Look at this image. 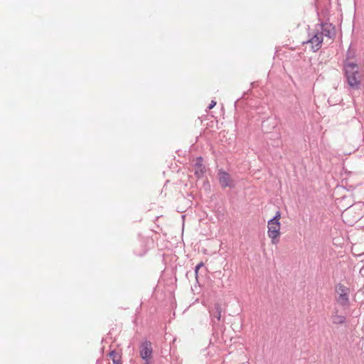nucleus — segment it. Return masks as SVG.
Masks as SVG:
<instances>
[{
	"label": "nucleus",
	"instance_id": "10",
	"mask_svg": "<svg viewBox=\"0 0 364 364\" xmlns=\"http://www.w3.org/2000/svg\"><path fill=\"white\" fill-rule=\"evenodd\" d=\"M331 319L332 321V323L334 325H343L346 321V318L345 316L339 315L338 311L337 309H335L332 315L331 316Z\"/></svg>",
	"mask_w": 364,
	"mask_h": 364
},
{
	"label": "nucleus",
	"instance_id": "9",
	"mask_svg": "<svg viewBox=\"0 0 364 364\" xmlns=\"http://www.w3.org/2000/svg\"><path fill=\"white\" fill-rule=\"evenodd\" d=\"M316 26H321V32H319V33L322 35V37L325 36L329 38H332L335 36V28L334 26H333L331 23H321L317 24Z\"/></svg>",
	"mask_w": 364,
	"mask_h": 364
},
{
	"label": "nucleus",
	"instance_id": "2",
	"mask_svg": "<svg viewBox=\"0 0 364 364\" xmlns=\"http://www.w3.org/2000/svg\"><path fill=\"white\" fill-rule=\"evenodd\" d=\"M343 70L348 85L353 90H358L360 85V76L358 64L345 62Z\"/></svg>",
	"mask_w": 364,
	"mask_h": 364
},
{
	"label": "nucleus",
	"instance_id": "4",
	"mask_svg": "<svg viewBox=\"0 0 364 364\" xmlns=\"http://www.w3.org/2000/svg\"><path fill=\"white\" fill-rule=\"evenodd\" d=\"M218 178L219 183L223 188L235 187V183L227 171L222 169L219 170L218 172Z\"/></svg>",
	"mask_w": 364,
	"mask_h": 364
},
{
	"label": "nucleus",
	"instance_id": "1",
	"mask_svg": "<svg viewBox=\"0 0 364 364\" xmlns=\"http://www.w3.org/2000/svg\"><path fill=\"white\" fill-rule=\"evenodd\" d=\"M208 311L213 328V336L214 337L215 341L221 342L220 337L223 335L225 329L224 326L220 324L222 316L221 305L218 303H215L212 307L209 308Z\"/></svg>",
	"mask_w": 364,
	"mask_h": 364
},
{
	"label": "nucleus",
	"instance_id": "11",
	"mask_svg": "<svg viewBox=\"0 0 364 364\" xmlns=\"http://www.w3.org/2000/svg\"><path fill=\"white\" fill-rule=\"evenodd\" d=\"M281 218V213L280 211H277L275 215L272 218L270 219L269 221H268V224L269 225H271V224H273V225H281L280 224V222H279V219Z\"/></svg>",
	"mask_w": 364,
	"mask_h": 364
},
{
	"label": "nucleus",
	"instance_id": "5",
	"mask_svg": "<svg viewBox=\"0 0 364 364\" xmlns=\"http://www.w3.org/2000/svg\"><path fill=\"white\" fill-rule=\"evenodd\" d=\"M140 356L146 360V363L151 358L153 349L151 347V343L147 340L142 342L139 346Z\"/></svg>",
	"mask_w": 364,
	"mask_h": 364
},
{
	"label": "nucleus",
	"instance_id": "15",
	"mask_svg": "<svg viewBox=\"0 0 364 364\" xmlns=\"http://www.w3.org/2000/svg\"><path fill=\"white\" fill-rule=\"evenodd\" d=\"M216 105V102L215 100H212L209 105L208 106V109H213Z\"/></svg>",
	"mask_w": 364,
	"mask_h": 364
},
{
	"label": "nucleus",
	"instance_id": "6",
	"mask_svg": "<svg viewBox=\"0 0 364 364\" xmlns=\"http://www.w3.org/2000/svg\"><path fill=\"white\" fill-rule=\"evenodd\" d=\"M280 226L281 225H273V224H271V225H267L268 227V230H267V234H268V236L269 237H270L272 239V242L273 244H277L279 242V236L280 235Z\"/></svg>",
	"mask_w": 364,
	"mask_h": 364
},
{
	"label": "nucleus",
	"instance_id": "8",
	"mask_svg": "<svg viewBox=\"0 0 364 364\" xmlns=\"http://www.w3.org/2000/svg\"><path fill=\"white\" fill-rule=\"evenodd\" d=\"M193 166L194 174L196 177L198 178L203 177L206 171L205 166L203 164V158L202 156L197 157L195 160V164Z\"/></svg>",
	"mask_w": 364,
	"mask_h": 364
},
{
	"label": "nucleus",
	"instance_id": "14",
	"mask_svg": "<svg viewBox=\"0 0 364 364\" xmlns=\"http://www.w3.org/2000/svg\"><path fill=\"white\" fill-rule=\"evenodd\" d=\"M204 266V263L203 262L198 263L196 267H195V269H194V274H195V277H196V279H198V271L200 270V268H201L202 267Z\"/></svg>",
	"mask_w": 364,
	"mask_h": 364
},
{
	"label": "nucleus",
	"instance_id": "7",
	"mask_svg": "<svg viewBox=\"0 0 364 364\" xmlns=\"http://www.w3.org/2000/svg\"><path fill=\"white\" fill-rule=\"evenodd\" d=\"M306 43H311L312 50L314 52H316L321 47L323 43L322 35L319 33L318 31H317V32L315 33Z\"/></svg>",
	"mask_w": 364,
	"mask_h": 364
},
{
	"label": "nucleus",
	"instance_id": "3",
	"mask_svg": "<svg viewBox=\"0 0 364 364\" xmlns=\"http://www.w3.org/2000/svg\"><path fill=\"white\" fill-rule=\"evenodd\" d=\"M336 291L338 294L336 299L337 302L343 307H347L350 305L349 292L350 289L344 286L341 283H338L336 286Z\"/></svg>",
	"mask_w": 364,
	"mask_h": 364
},
{
	"label": "nucleus",
	"instance_id": "13",
	"mask_svg": "<svg viewBox=\"0 0 364 364\" xmlns=\"http://www.w3.org/2000/svg\"><path fill=\"white\" fill-rule=\"evenodd\" d=\"M355 57V50L351 49V47L349 46L347 52H346V60L353 59Z\"/></svg>",
	"mask_w": 364,
	"mask_h": 364
},
{
	"label": "nucleus",
	"instance_id": "12",
	"mask_svg": "<svg viewBox=\"0 0 364 364\" xmlns=\"http://www.w3.org/2000/svg\"><path fill=\"white\" fill-rule=\"evenodd\" d=\"M108 355L112 358L113 364H120L121 355L119 356L118 359H116L117 352L115 350L110 351Z\"/></svg>",
	"mask_w": 364,
	"mask_h": 364
}]
</instances>
